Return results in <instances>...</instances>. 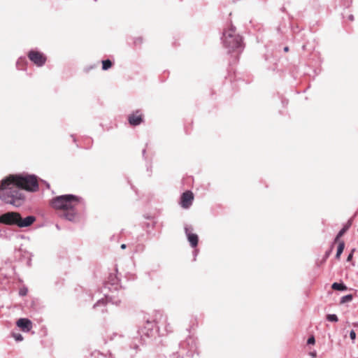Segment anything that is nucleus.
Returning <instances> with one entry per match:
<instances>
[{
	"label": "nucleus",
	"mask_w": 358,
	"mask_h": 358,
	"mask_svg": "<svg viewBox=\"0 0 358 358\" xmlns=\"http://www.w3.org/2000/svg\"><path fill=\"white\" fill-rule=\"evenodd\" d=\"M82 203L83 199L73 194L58 196L55 197L51 201V205L53 208L64 210L61 217L71 222L76 221L77 213L75 208Z\"/></svg>",
	"instance_id": "nucleus-1"
},
{
	"label": "nucleus",
	"mask_w": 358,
	"mask_h": 358,
	"mask_svg": "<svg viewBox=\"0 0 358 358\" xmlns=\"http://www.w3.org/2000/svg\"><path fill=\"white\" fill-rule=\"evenodd\" d=\"M0 199L5 203H10L16 206L21 204L24 199V194L14 180L10 178V176L4 178L1 181L0 187Z\"/></svg>",
	"instance_id": "nucleus-2"
},
{
	"label": "nucleus",
	"mask_w": 358,
	"mask_h": 358,
	"mask_svg": "<svg viewBox=\"0 0 358 358\" xmlns=\"http://www.w3.org/2000/svg\"><path fill=\"white\" fill-rule=\"evenodd\" d=\"M221 39L224 47L229 52H241L243 49L242 38L236 34V28L232 25L223 31Z\"/></svg>",
	"instance_id": "nucleus-3"
},
{
	"label": "nucleus",
	"mask_w": 358,
	"mask_h": 358,
	"mask_svg": "<svg viewBox=\"0 0 358 358\" xmlns=\"http://www.w3.org/2000/svg\"><path fill=\"white\" fill-rule=\"evenodd\" d=\"M36 218L34 215H29L22 218L17 212H6L0 215V223L6 225H16L20 228L31 226Z\"/></svg>",
	"instance_id": "nucleus-4"
},
{
	"label": "nucleus",
	"mask_w": 358,
	"mask_h": 358,
	"mask_svg": "<svg viewBox=\"0 0 358 358\" xmlns=\"http://www.w3.org/2000/svg\"><path fill=\"white\" fill-rule=\"evenodd\" d=\"M10 178L15 181L21 190L25 189L33 192L38 189V179L35 175H10Z\"/></svg>",
	"instance_id": "nucleus-5"
},
{
	"label": "nucleus",
	"mask_w": 358,
	"mask_h": 358,
	"mask_svg": "<svg viewBox=\"0 0 358 358\" xmlns=\"http://www.w3.org/2000/svg\"><path fill=\"white\" fill-rule=\"evenodd\" d=\"M29 59L37 67L43 66L47 62L46 55L38 50L37 49H31L27 53Z\"/></svg>",
	"instance_id": "nucleus-6"
},
{
	"label": "nucleus",
	"mask_w": 358,
	"mask_h": 358,
	"mask_svg": "<svg viewBox=\"0 0 358 358\" xmlns=\"http://www.w3.org/2000/svg\"><path fill=\"white\" fill-rule=\"evenodd\" d=\"M122 302L120 296L118 295L115 296L114 295H106L105 299H99L93 306L94 309L105 307L108 303L111 304L119 306Z\"/></svg>",
	"instance_id": "nucleus-7"
},
{
	"label": "nucleus",
	"mask_w": 358,
	"mask_h": 358,
	"mask_svg": "<svg viewBox=\"0 0 358 358\" xmlns=\"http://www.w3.org/2000/svg\"><path fill=\"white\" fill-rule=\"evenodd\" d=\"M182 348H187V355L193 357L195 353L198 354V343L197 341L193 337H189L185 341L181 343Z\"/></svg>",
	"instance_id": "nucleus-8"
},
{
	"label": "nucleus",
	"mask_w": 358,
	"mask_h": 358,
	"mask_svg": "<svg viewBox=\"0 0 358 358\" xmlns=\"http://www.w3.org/2000/svg\"><path fill=\"white\" fill-rule=\"evenodd\" d=\"M156 320H157V327L158 331L161 328H164V331L166 333L171 332L172 331V327L171 324L168 321V317L166 315H164L162 313H159L156 316Z\"/></svg>",
	"instance_id": "nucleus-9"
},
{
	"label": "nucleus",
	"mask_w": 358,
	"mask_h": 358,
	"mask_svg": "<svg viewBox=\"0 0 358 358\" xmlns=\"http://www.w3.org/2000/svg\"><path fill=\"white\" fill-rule=\"evenodd\" d=\"M193 200V193L191 191H186L181 195L180 204L182 208L187 209L192 206Z\"/></svg>",
	"instance_id": "nucleus-10"
},
{
	"label": "nucleus",
	"mask_w": 358,
	"mask_h": 358,
	"mask_svg": "<svg viewBox=\"0 0 358 358\" xmlns=\"http://www.w3.org/2000/svg\"><path fill=\"white\" fill-rule=\"evenodd\" d=\"M192 230L193 229L191 226L186 225L185 227V232L187 241H189L192 248H196L198 245L199 237L197 234L192 233Z\"/></svg>",
	"instance_id": "nucleus-11"
},
{
	"label": "nucleus",
	"mask_w": 358,
	"mask_h": 358,
	"mask_svg": "<svg viewBox=\"0 0 358 358\" xmlns=\"http://www.w3.org/2000/svg\"><path fill=\"white\" fill-rule=\"evenodd\" d=\"M16 325L24 332H29L33 327L31 321L27 318H20Z\"/></svg>",
	"instance_id": "nucleus-12"
},
{
	"label": "nucleus",
	"mask_w": 358,
	"mask_h": 358,
	"mask_svg": "<svg viewBox=\"0 0 358 358\" xmlns=\"http://www.w3.org/2000/svg\"><path fill=\"white\" fill-rule=\"evenodd\" d=\"M128 121L131 126H138L143 121L142 114L139 111H136L129 115Z\"/></svg>",
	"instance_id": "nucleus-13"
},
{
	"label": "nucleus",
	"mask_w": 358,
	"mask_h": 358,
	"mask_svg": "<svg viewBox=\"0 0 358 358\" xmlns=\"http://www.w3.org/2000/svg\"><path fill=\"white\" fill-rule=\"evenodd\" d=\"M27 63L26 57L24 56L20 57L16 62V67L18 70L25 69V64Z\"/></svg>",
	"instance_id": "nucleus-14"
},
{
	"label": "nucleus",
	"mask_w": 358,
	"mask_h": 358,
	"mask_svg": "<svg viewBox=\"0 0 358 358\" xmlns=\"http://www.w3.org/2000/svg\"><path fill=\"white\" fill-rule=\"evenodd\" d=\"M143 329L150 330V331L151 329H155V331H158L157 327V320H155V322L148 321L146 322V324H145Z\"/></svg>",
	"instance_id": "nucleus-15"
},
{
	"label": "nucleus",
	"mask_w": 358,
	"mask_h": 358,
	"mask_svg": "<svg viewBox=\"0 0 358 358\" xmlns=\"http://www.w3.org/2000/svg\"><path fill=\"white\" fill-rule=\"evenodd\" d=\"M344 248H345V243L343 241L340 242L338 244V248H337L336 254V259L340 258L341 254L343 252Z\"/></svg>",
	"instance_id": "nucleus-16"
},
{
	"label": "nucleus",
	"mask_w": 358,
	"mask_h": 358,
	"mask_svg": "<svg viewBox=\"0 0 358 358\" xmlns=\"http://www.w3.org/2000/svg\"><path fill=\"white\" fill-rule=\"evenodd\" d=\"M333 289L343 291L347 287L343 283L334 282L331 285Z\"/></svg>",
	"instance_id": "nucleus-17"
},
{
	"label": "nucleus",
	"mask_w": 358,
	"mask_h": 358,
	"mask_svg": "<svg viewBox=\"0 0 358 358\" xmlns=\"http://www.w3.org/2000/svg\"><path fill=\"white\" fill-rule=\"evenodd\" d=\"M112 66V62L110 59L102 61V69L106 71Z\"/></svg>",
	"instance_id": "nucleus-18"
},
{
	"label": "nucleus",
	"mask_w": 358,
	"mask_h": 358,
	"mask_svg": "<svg viewBox=\"0 0 358 358\" xmlns=\"http://www.w3.org/2000/svg\"><path fill=\"white\" fill-rule=\"evenodd\" d=\"M352 299V294H348V295L342 296L340 302H341V303H345L351 301Z\"/></svg>",
	"instance_id": "nucleus-19"
},
{
	"label": "nucleus",
	"mask_w": 358,
	"mask_h": 358,
	"mask_svg": "<svg viewBox=\"0 0 358 358\" xmlns=\"http://www.w3.org/2000/svg\"><path fill=\"white\" fill-rule=\"evenodd\" d=\"M327 320L329 322H336L338 321V318L335 314H329L327 315Z\"/></svg>",
	"instance_id": "nucleus-20"
},
{
	"label": "nucleus",
	"mask_w": 358,
	"mask_h": 358,
	"mask_svg": "<svg viewBox=\"0 0 358 358\" xmlns=\"http://www.w3.org/2000/svg\"><path fill=\"white\" fill-rule=\"evenodd\" d=\"M141 331H142V334L145 335L147 337H152V336H153V335L156 331H155V329H151L150 331L142 329Z\"/></svg>",
	"instance_id": "nucleus-21"
},
{
	"label": "nucleus",
	"mask_w": 358,
	"mask_h": 358,
	"mask_svg": "<svg viewBox=\"0 0 358 358\" xmlns=\"http://www.w3.org/2000/svg\"><path fill=\"white\" fill-rule=\"evenodd\" d=\"M12 336L14 338V339L17 341V342H20V341H22L23 340V336L22 334H19V333H15V332H13L12 333Z\"/></svg>",
	"instance_id": "nucleus-22"
},
{
	"label": "nucleus",
	"mask_w": 358,
	"mask_h": 358,
	"mask_svg": "<svg viewBox=\"0 0 358 358\" xmlns=\"http://www.w3.org/2000/svg\"><path fill=\"white\" fill-rule=\"evenodd\" d=\"M346 228H343L337 234L336 238H335V241H337L343 234L346 231Z\"/></svg>",
	"instance_id": "nucleus-23"
},
{
	"label": "nucleus",
	"mask_w": 358,
	"mask_h": 358,
	"mask_svg": "<svg viewBox=\"0 0 358 358\" xmlns=\"http://www.w3.org/2000/svg\"><path fill=\"white\" fill-rule=\"evenodd\" d=\"M0 238L7 239L8 238V236L6 230H0Z\"/></svg>",
	"instance_id": "nucleus-24"
},
{
	"label": "nucleus",
	"mask_w": 358,
	"mask_h": 358,
	"mask_svg": "<svg viewBox=\"0 0 358 358\" xmlns=\"http://www.w3.org/2000/svg\"><path fill=\"white\" fill-rule=\"evenodd\" d=\"M355 250H356L355 248L352 249L350 253L348 255V256L347 257V262H350L352 259L353 254L355 252Z\"/></svg>",
	"instance_id": "nucleus-25"
},
{
	"label": "nucleus",
	"mask_w": 358,
	"mask_h": 358,
	"mask_svg": "<svg viewBox=\"0 0 358 358\" xmlns=\"http://www.w3.org/2000/svg\"><path fill=\"white\" fill-rule=\"evenodd\" d=\"M315 342V338L313 336H310L308 338V341H307V343L308 344H314Z\"/></svg>",
	"instance_id": "nucleus-26"
},
{
	"label": "nucleus",
	"mask_w": 358,
	"mask_h": 358,
	"mask_svg": "<svg viewBox=\"0 0 358 358\" xmlns=\"http://www.w3.org/2000/svg\"><path fill=\"white\" fill-rule=\"evenodd\" d=\"M350 337L352 340H355L356 338V333L354 330H351L350 332Z\"/></svg>",
	"instance_id": "nucleus-27"
},
{
	"label": "nucleus",
	"mask_w": 358,
	"mask_h": 358,
	"mask_svg": "<svg viewBox=\"0 0 358 358\" xmlns=\"http://www.w3.org/2000/svg\"><path fill=\"white\" fill-rule=\"evenodd\" d=\"M27 289H21L20 291V294L21 296H24V295H26L27 294Z\"/></svg>",
	"instance_id": "nucleus-28"
},
{
	"label": "nucleus",
	"mask_w": 358,
	"mask_h": 358,
	"mask_svg": "<svg viewBox=\"0 0 358 358\" xmlns=\"http://www.w3.org/2000/svg\"><path fill=\"white\" fill-rule=\"evenodd\" d=\"M348 19H349L350 20L352 21V20H354V16H353L352 15H350L348 16Z\"/></svg>",
	"instance_id": "nucleus-29"
},
{
	"label": "nucleus",
	"mask_w": 358,
	"mask_h": 358,
	"mask_svg": "<svg viewBox=\"0 0 358 358\" xmlns=\"http://www.w3.org/2000/svg\"><path fill=\"white\" fill-rule=\"evenodd\" d=\"M120 248H121L122 249H125V248H127V245H126V244H122V245H121V246H120Z\"/></svg>",
	"instance_id": "nucleus-30"
},
{
	"label": "nucleus",
	"mask_w": 358,
	"mask_h": 358,
	"mask_svg": "<svg viewBox=\"0 0 358 358\" xmlns=\"http://www.w3.org/2000/svg\"><path fill=\"white\" fill-rule=\"evenodd\" d=\"M141 43V38L136 39V41H135V43Z\"/></svg>",
	"instance_id": "nucleus-31"
},
{
	"label": "nucleus",
	"mask_w": 358,
	"mask_h": 358,
	"mask_svg": "<svg viewBox=\"0 0 358 358\" xmlns=\"http://www.w3.org/2000/svg\"><path fill=\"white\" fill-rule=\"evenodd\" d=\"M288 50H289V48L288 47H285L284 48V51L285 52H288Z\"/></svg>",
	"instance_id": "nucleus-32"
},
{
	"label": "nucleus",
	"mask_w": 358,
	"mask_h": 358,
	"mask_svg": "<svg viewBox=\"0 0 358 358\" xmlns=\"http://www.w3.org/2000/svg\"><path fill=\"white\" fill-rule=\"evenodd\" d=\"M196 254H197V250H196L194 251V255L196 256Z\"/></svg>",
	"instance_id": "nucleus-33"
},
{
	"label": "nucleus",
	"mask_w": 358,
	"mask_h": 358,
	"mask_svg": "<svg viewBox=\"0 0 358 358\" xmlns=\"http://www.w3.org/2000/svg\"><path fill=\"white\" fill-rule=\"evenodd\" d=\"M100 311H101V313H103V312L105 311V309H104V308H101Z\"/></svg>",
	"instance_id": "nucleus-34"
},
{
	"label": "nucleus",
	"mask_w": 358,
	"mask_h": 358,
	"mask_svg": "<svg viewBox=\"0 0 358 358\" xmlns=\"http://www.w3.org/2000/svg\"><path fill=\"white\" fill-rule=\"evenodd\" d=\"M172 358H173V357H172Z\"/></svg>",
	"instance_id": "nucleus-35"
}]
</instances>
